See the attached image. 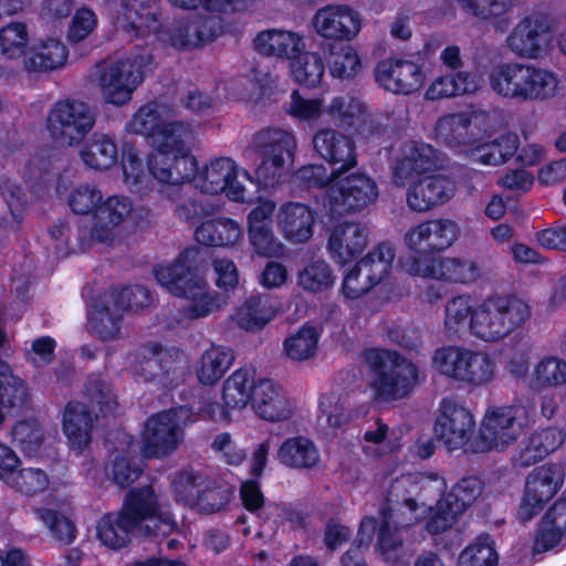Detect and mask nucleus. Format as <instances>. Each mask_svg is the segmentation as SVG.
<instances>
[{"mask_svg": "<svg viewBox=\"0 0 566 566\" xmlns=\"http://www.w3.org/2000/svg\"><path fill=\"white\" fill-rule=\"evenodd\" d=\"M87 321L92 333L106 342L116 338L119 334L123 316L114 313L107 305H101L88 313Z\"/></svg>", "mask_w": 566, "mask_h": 566, "instance_id": "nucleus-60", "label": "nucleus"}, {"mask_svg": "<svg viewBox=\"0 0 566 566\" xmlns=\"http://www.w3.org/2000/svg\"><path fill=\"white\" fill-rule=\"evenodd\" d=\"M434 433L449 451L464 449L471 452L470 446L475 438L473 415L454 400L443 398L434 422Z\"/></svg>", "mask_w": 566, "mask_h": 566, "instance_id": "nucleus-12", "label": "nucleus"}, {"mask_svg": "<svg viewBox=\"0 0 566 566\" xmlns=\"http://www.w3.org/2000/svg\"><path fill=\"white\" fill-rule=\"evenodd\" d=\"M515 409L512 406L494 407L486 411L478 434L470 446L471 452L503 451L516 441L520 430L515 424Z\"/></svg>", "mask_w": 566, "mask_h": 566, "instance_id": "nucleus-15", "label": "nucleus"}, {"mask_svg": "<svg viewBox=\"0 0 566 566\" xmlns=\"http://www.w3.org/2000/svg\"><path fill=\"white\" fill-rule=\"evenodd\" d=\"M395 256L394 247L388 242H380L357 262L363 270L364 277L371 282L365 289H373L387 277L391 271Z\"/></svg>", "mask_w": 566, "mask_h": 566, "instance_id": "nucleus-49", "label": "nucleus"}, {"mask_svg": "<svg viewBox=\"0 0 566 566\" xmlns=\"http://www.w3.org/2000/svg\"><path fill=\"white\" fill-rule=\"evenodd\" d=\"M132 200L125 196H111L102 200L93 217L92 239L101 243L113 241V228L125 220L132 212Z\"/></svg>", "mask_w": 566, "mask_h": 566, "instance_id": "nucleus-29", "label": "nucleus"}, {"mask_svg": "<svg viewBox=\"0 0 566 566\" xmlns=\"http://www.w3.org/2000/svg\"><path fill=\"white\" fill-rule=\"evenodd\" d=\"M235 166L234 160L231 158L219 157L205 166L202 171H199V164L197 163L193 178H190L185 184L193 182L203 193H222V190L227 189L229 177L233 174Z\"/></svg>", "mask_w": 566, "mask_h": 566, "instance_id": "nucleus-39", "label": "nucleus"}, {"mask_svg": "<svg viewBox=\"0 0 566 566\" xmlns=\"http://www.w3.org/2000/svg\"><path fill=\"white\" fill-rule=\"evenodd\" d=\"M367 247V230L358 222H342L334 226L327 241L332 260L345 265L360 255Z\"/></svg>", "mask_w": 566, "mask_h": 566, "instance_id": "nucleus-23", "label": "nucleus"}, {"mask_svg": "<svg viewBox=\"0 0 566 566\" xmlns=\"http://www.w3.org/2000/svg\"><path fill=\"white\" fill-rule=\"evenodd\" d=\"M547 23L541 18L526 17L509 34L506 42L512 52L522 57H538L543 52Z\"/></svg>", "mask_w": 566, "mask_h": 566, "instance_id": "nucleus-30", "label": "nucleus"}, {"mask_svg": "<svg viewBox=\"0 0 566 566\" xmlns=\"http://www.w3.org/2000/svg\"><path fill=\"white\" fill-rule=\"evenodd\" d=\"M364 357L371 374L370 388L376 401L400 400L416 387L419 368L398 350L370 348Z\"/></svg>", "mask_w": 566, "mask_h": 566, "instance_id": "nucleus-2", "label": "nucleus"}, {"mask_svg": "<svg viewBox=\"0 0 566 566\" xmlns=\"http://www.w3.org/2000/svg\"><path fill=\"white\" fill-rule=\"evenodd\" d=\"M340 174L322 196L324 210L331 219L361 211L378 197V186L367 175L353 172L342 177Z\"/></svg>", "mask_w": 566, "mask_h": 566, "instance_id": "nucleus-9", "label": "nucleus"}, {"mask_svg": "<svg viewBox=\"0 0 566 566\" xmlns=\"http://www.w3.org/2000/svg\"><path fill=\"white\" fill-rule=\"evenodd\" d=\"M136 530L138 528L118 510L101 516L96 524V537L107 548L119 551L130 544Z\"/></svg>", "mask_w": 566, "mask_h": 566, "instance_id": "nucleus-34", "label": "nucleus"}, {"mask_svg": "<svg viewBox=\"0 0 566 566\" xmlns=\"http://www.w3.org/2000/svg\"><path fill=\"white\" fill-rule=\"evenodd\" d=\"M313 27L323 39L321 43H347L359 33L361 18L347 4H328L316 11Z\"/></svg>", "mask_w": 566, "mask_h": 566, "instance_id": "nucleus-16", "label": "nucleus"}, {"mask_svg": "<svg viewBox=\"0 0 566 566\" xmlns=\"http://www.w3.org/2000/svg\"><path fill=\"white\" fill-rule=\"evenodd\" d=\"M36 517L49 528L51 536L62 545H71L77 536L73 521L57 510L40 507L35 510Z\"/></svg>", "mask_w": 566, "mask_h": 566, "instance_id": "nucleus-58", "label": "nucleus"}, {"mask_svg": "<svg viewBox=\"0 0 566 566\" xmlns=\"http://www.w3.org/2000/svg\"><path fill=\"white\" fill-rule=\"evenodd\" d=\"M154 56L145 48L135 46L125 59L116 60L105 66L99 75V83L107 103L124 105L134 91L144 82L151 71Z\"/></svg>", "mask_w": 566, "mask_h": 566, "instance_id": "nucleus-8", "label": "nucleus"}, {"mask_svg": "<svg viewBox=\"0 0 566 566\" xmlns=\"http://www.w3.org/2000/svg\"><path fill=\"white\" fill-rule=\"evenodd\" d=\"M319 48L332 77L340 81H352L358 76L363 63L352 44L348 42L321 43Z\"/></svg>", "mask_w": 566, "mask_h": 566, "instance_id": "nucleus-33", "label": "nucleus"}, {"mask_svg": "<svg viewBox=\"0 0 566 566\" xmlns=\"http://www.w3.org/2000/svg\"><path fill=\"white\" fill-rule=\"evenodd\" d=\"M409 486L416 492V497H403L401 503L410 513H416L419 509V502L428 510H432V502L443 501L447 483L443 476L438 473H426L417 476L409 483Z\"/></svg>", "mask_w": 566, "mask_h": 566, "instance_id": "nucleus-43", "label": "nucleus"}, {"mask_svg": "<svg viewBox=\"0 0 566 566\" xmlns=\"http://www.w3.org/2000/svg\"><path fill=\"white\" fill-rule=\"evenodd\" d=\"M460 229L455 221L447 218L428 219L405 234V242L413 255L400 256L401 259H428L439 258L440 252L450 248L459 235Z\"/></svg>", "mask_w": 566, "mask_h": 566, "instance_id": "nucleus-11", "label": "nucleus"}, {"mask_svg": "<svg viewBox=\"0 0 566 566\" xmlns=\"http://www.w3.org/2000/svg\"><path fill=\"white\" fill-rule=\"evenodd\" d=\"M472 120L467 113H450L441 116L434 127L437 137L449 148L470 146L474 139L470 134Z\"/></svg>", "mask_w": 566, "mask_h": 566, "instance_id": "nucleus-47", "label": "nucleus"}, {"mask_svg": "<svg viewBox=\"0 0 566 566\" xmlns=\"http://www.w3.org/2000/svg\"><path fill=\"white\" fill-rule=\"evenodd\" d=\"M80 157L88 168L107 170L118 163V147L111 136L94 133L80 150Z\"/></svg>", "mask_w": 566, "mask_h": 566, "instance_id": "nucleus-42", "label": "nucleus"}, {"mask_svg": "<svg viewBox=\"0 0 566 566\" xmlns=\"http://www.w3.org/2000/svg\"><path fill=\"white\" fill-rule=\"evenodd\" d=\"M219 23L211 17H196L191 20H177L172 29L168 30L170 44L179 50L201 48L219 35Z\"/></svg>", "mask_w": 566, "mask_h": 566, "instance_id": "nucleus-24", "label": "nucleus"}, {"mask_svg": "<svg viewBox=\"0 0 566 566\" xmlns=\"http://www.w3.org/2000/svg\"><path fill=\"white\" fill-rule=\"evenodd\" d=\"M205 479L196 472H178L171 481V490L176 502L195 509Z\"/></svg>", "mask_w": 566, "mask_h": 566, "instance_id": "nucleus-63", "label": "nucleus"}, {"mask_svg": "<svg viewBox=\"0 0 566 566\" xmlns=\"http://www.w3.org/2000/svg\"><path fill=\"white\" fill-rule=\"evenodd\" d=\"M432 364L440 375L471 388L486 386L496 375V364L486 352L461 346L437 348Z\"/></svg>", "mask_w": 566, "mask_h": 566, "instance_id": "nucleus-7", "label": "nucleus"}, {"mask_svg": "<svg viewBox=\"0 0 566 566\" xmlns=\"http://www.w3.org/2000/svg\"><path fill=\"white\" fill-rule=\"evenodd\" d=\"M494 93L517 102L544 101L556 94L558 80L554 72L523 63H503L489 74Z\"/></svg>", "mask_w": 566, "mask_h": 566, "instance_id": "nucleus-3", "label": "nucleus"}, {"mask_svg": "<svg viewBox=\"0 0 566 566\" xmlns=\"http://www.w3.org/2000/svg\"><path fill=\"white\" fill-rule=\"evenodd\" d=\"M254 375V370L242 367L224 380L222 401L227 409H242L249 405L258 382Z\"/></svg>", "mask_w": 566, "mask_h": 566, "instance_id": "nucleus-44", "label": "nucleus"}, {"mask_svg": "<svg viewBox=\"0 0 566 566\" xmlns=\"http://www.w3.org/2000/svg\"><path fill=\"white\" fill-rule=\"evenodd\" d=\"M530 316V305L515 294L489 295L475 306L474 336L483 342H500L523 327Z\"/></svg>", "mask_w": 566, "mask_h": 566, "instance_id": "nucleus-5", "label": "nucleus"}, {"mask_svg": "<svg viewBox=\"0 0 566 566\" xmlns=\"http://www.w3.org/2000/svg\"><path fill=\"white\" fill-rule=\"evenodd\" d=\"M319 458L317 447L305 436L285 439L277 450L279 461L292 469H312L317 465Z\"/></svg>", "mask_w": 566, "mask_h": 566, "instance_id": "nucleus-38", "label": "nucleus"}, {"mask_svg": "<svg viewBox=\"0 0 566 566\" xmlns=\"http://www.w3.org/2000/svg\"><path fill=\"white\" fill-rule=\"evenodd\" d=\"M319 337L321 334L315 326L304 324L284 340V352L295 361L310 359L316 353Z\"/></svg>", "mask_w": 566, "mask_h": 566, "instance_id": "nucleus-55", "label": "nucleus"}, {"mask_svg": "<svg viewBox=\"0 0 566 566\" xmlns=\"http://www.w3.org/2000/svg\"><path fill=\"white\" fill-rule=\"evenodd\" d=\"M249 403L255 415L270 422L286 420L292 415L290 400L282 387L269 378L258 380Z\"/></svg>", "mask_w": 566, "mask_h": 566, "instance_id": "nucleus-26", "label": "nucleus"}, {"mask_svg": "<svg viewBox=\"0 0 566 566\" xmlns=\"http://www.w3.org/2000/svg\"><path fill=\"white\" fill-rule=\"evenodd\" d=\"M254 154L260 160L254 170L258 185L276 188L284 182L294 165L297 142L293 133L274 127L262 128L253 136Z\"/></svg>", "mask_w": 566, "mask_h": 566, "instance_id": "nucleus-6", "label": "nucleus"}, {"mask_svg": "<svg viewBox=\"0 0 566 566\" xmlns=\"http://www.w3.org/2000/svg\"><path fill=\"white\" fill-rule=\"evenodd\" d=\"M95 418L81 401L71 400L65 405L62 429L72 447L84 450L90 444Z\"/></svg>", "mask_w": 566, "mask_h": 566, "instance_id": "nucleus-32", "label": "nucleus"}, {"mask_svg": "<svg viewBox=\"0 0 566 566\" xmlns=\"http://www.w3.org/2000/svg\"><path fill=\"white\" fill-rule=\"evenodd\" d=\"M198 248H185L168 265L154 269L156 281L170 294L191 300L190 312L195 317H203L212 310V300L207 283L198 271Z\"/></svg>", "mask_w": 566, "mask_h": 566, "instance_id": "nucleus-4", "label": "nucleus"}, {"mask_svg": "<svg viewBox=\"0 0 566 566\" xmlns=\"http://www.w3.org/2000/svg\"><path fill=\"white\" fill-rule=\"evenodd\" d=\"M95 115L88 105L78 101H59L48 116L46 127L51 137L62 145H77L91 132Z\"/></svg>", "mask_w": 566, "mask_h": 566, "instance_id": "nucleus-10", "label": "nucleus"}, {"mask_svg": "<svg viewBox=\"0 0 566 566\" xmlns=\"http://www.w3.org/2000/svg\"><path fill=\"white\" fill-rule=\"evenodd\" d=\"M484 483L479 476L470 475L460 479L446 495L454 507L455 513H464L481 495Z\"/></svg>", "mask_w": 566, "mask_h": 566, "instance_id": "nucleus-61", "label": "nucleus"}, {"mask_svg": "<svg viewBox=\"0 0 566 566\" xmlns=\"http://www.w3.org/2000/svg\"><path fill=\"white\" fill-rule=\"evenodd\" d=\"M66 59L65 45L57 39L49 38L28 49L24 63L29 71L45 72L62 66Z\"/></svg>", "mask_w": 566, "mask_h": 566, "instance_id": "nucleus-45", "label": "nucleus"}, {"mask_svg": "<svg viewBox=\"0 0 566 566\" xmlns=\"http://www.w3.org/2000/svg\"><path fill=\"white\" fill-rule=\"evenodd\" d=\"M380 521L376 530L377 541L375 545L376 552L381 559L391 566H402L403 562L400 552L403 547V541L396 526H391L392 511L390 507H382L380 511Z\"/></svg>", "mask_w": 566, "mask_h": 566, "instance_id": "nucleus-41", "label": "nucleus"}, {"mask_svg": "<svg viewBox=\"0 0 566 566\" xmlns=\"http://www.w3.org/2000/svg\"><path fill=\"white\" fill-rule=\"evenodd\" d=\"M234 361V353L230 347L211 345L206 349L196 367L198 381L205 386L217 384Z\"/></svg>", "mask_w": 566, "mask_h": 566, "instance_id": "nucleus-40", "label": "nucleus"}, {"mask_svg": "<svg viewBox=\"0 0 566 566\" xmlns=\"http://www.w3.org/2000/svg\"><path fill=\"white\" fill-rule=\"evenodd\" d=\"M377 526L378 518L375 516H365L360 521L356 539L340 557L343 566H368L365 553L374 539Z\"/></svg>", "mask_w": 566, "mask_h": 566, "instance_id": "nucleus-54", "label": "nucleus"}, {"mask_svg": "<svg viewBox=\"0 0 566 566\" xmlns=\"http://www.w3.org/2000/svg\"><path fill=\"white\" fill-rule=\"evenodd\" d=\"M165 119L159 111L156 101H150L142 105L127 123V130L132 134L145 136L146 142L150 140V134H155L156 129Z\"/></svg>", "mask_w": 566, "mask_h": 566, "instance_id": "nucleus-62", "label": "nucleus"}, {"mask_svg": "<svg viewBox=\"0 0 566 566\" xmlns=\"http://www.w3.org/2000/svg\"><path fill=\"white\" fill-rule=\"evenodd\" d=\"M182 438L177 412L165 410L150 416L143 431V452L146 458H161L174 452Z\"/></svg>", "mask_w": 566, "mask_h": 566, "instance_id": "nucleus-18", "label": "nucleus"}, {"mask_svg": "<svg viewBox=\"0 0 566 566\" xmlns=\"http://www.w3.org/2000/svg\"><path fill=\"white\" fill-rule=\"evenodd\" d=\"M275 205L265 200L256 205L248 214V235L256 254L275 256L282 250V244L273 233V212Z\"/></svg>", "mask_w": 566, "mask_h": 566, "instance_id": "nucleus-22", "label": "nucleus"}, {"mask_svg": "<svg viewBox=\"0 0 566 566\" xmlns=\"http://www.w3.org/2000/svg\"><path fill=\"white\" fill-rule=\"evenodd\" d=\"M28 399L29 392L23 380L15 377L11 366L0 357V426L7 413H19Z\"/></svg>", "mask_w": 566, "mask_h": 566, "instance_id": "nucleus-36", "label": "nucleus"}, {"mask_svg": "<svg viewBox=\"0 0 566 566\" xmlns=\"http://www.w3.org/2000/svg\"><path fill=\"white\" fill-rule=\"evenodd\" d=\"M240 224L231 218H212L202 221L195 230V239L206 247L233 245L241 237Z\"/></svg>", "mask_w": 566, "mask_h": 566, "instance_id": "nucleus-37", "label": "nucleus"}, {"mask_svg": "<svg viewBox=\"0 0 566 566\" xmlns=\"http://www.w3.org/2000/svg\"><path fill=\"white\" fill-rule=\"evenodd\" d=\"M564 470L560 464L547 463L535 468L526 478L524 495L518 509L521 521H531L560 490Z\"/></svg>", "mask_w": 566, "mask_h": 566, "instance_id": "nucleus-13", "label": "nucleus"}, {"mask_svg": "<svg viewBox=\"0 0 566 566\" xmlns=\"http://www.w3.org/2000/svg\"><path fill=\"white\" fill-rule=\"evenodd\" d=\"M276 314L264 295H251L238 312V324L245 331L262 329Z\"/></svg>", "mask_w": 566, "mask_h": 566, "instance_id": "nucleus-50", "label": "nucleus"}, {"mask_svg": "<svg viewBox=\"0 0 566 566\" xmlns=\"http://www.w3.org/2000/svg\"><path fill=\"white\" fill-rule=\"evenodd\" d=\"M255 50L265 56L297 57L305 49L303 38L293 31L270 29L261 31L253 40Z\"/></svg>", "mask_w": 566, "mask_h": 566, "instance_id": "nucleus-31", "label": "nucleus"}, {"mask_svg": "<svg viewBox=\"0 0 566 566\" xmlns=\"http://www.w3.org/2000/svg\"><path fill=\"white\" fill-rule=\"evenodd\" d=\"M454 181L441 174L428 175L411 182L406 192V202L413 212H427L447 203L454 195Z\"/></svg>", "mask_w": 566, "mask_h": 566, "instance_id": "nucleus-20", "label": "nucleus"}, {"mask_svg": "<svg viewBox=\"0 0 566 566\" xmlns=\"http://www.w3.org/2000/svg\"><path fill=\"white\" fill-rule=\"evenodd\" d=\"M120 165L124 175L125 184L132 191H139L143 188L144 181L151 174L147 165H144L143 159L134 145L124 143L122 146Z\"/></svg>", "mask_w": 566, "mask_h": 566, "instance_id": "nucleus-59", "label": "nucleus"}, {"mask_svg": "<svg viewBox=\"0 0 566 566\" xmlns=\"http://www.w3.org/2000/svg\"><path fill=\"white\" fill-rule=\"evenodd\" d=\"M475 306L472 305V297L468 294H460L450 298L444 307V328L450 337H460L467 331L474 336L473 316Z\"/></svg>", "mask_w": 566, "mask_h": 566, "instance_id": "nucleus-46", "label": "nucleus"}, {"mask_svg": "<svg viewBox=\"0 0 566 566\" xmlns=\"http://www.w3.org/2000/svg\"><path fill=\"white\" fill-rule=\"evenodd\" d=\"M520 138L514 133L502 134L492 142L483 143L472 149V160L482 165L497 166L509 161L518 150Z\"/></svg>", "mask_w": 566, "mask_h": 566, "instance_id": "nucleus-48", "label": "nucleus"}, {"mask_svg": "<svg viewBox=\"0 0 566 566\" xmlns=\"http://www.w3.org/2000/svg\"><path fill=\"white\" fill-rule=\"evenodd\" d=\"M196 138V126L189 120H164L150 134L148 145L153 153L147 157L151 177L160 184L184 185L193 178L197 158L191 151Z\"/></svg>", "mask_w": 566, "mask_h": 566, "instance_id": "nucleus-1", "label": "nucleus"}, {"mask_svg": "<svg viewBox=\"0 0 566 566\" xmlns=\"http://www.w3.org/2000/svg\"><path fill=\"white\" fill-rule=\"evenodd\" d=\"M374 73L381 88L398 95H410L419 91L426 81L422 65L401 57L380 60Z\"/></svg>", "mask_w": 566, "mask_h": 566, "instance_id": "nucleus-17", "label": "nucleus"}, {"mask_svg": "<svg viewBox=\"0 0 566 566\" xmlns=\"http://www.w3.org/2000/svg\"><path fill=\"white\" fill-rule=\"evenodd\" d=\"M290 69L296 83L305 87H316L323 80L325 63L318 53L303 51L290 62Z\"/></svg>", "mask_w": 566, "mask_h": 566, "instance_id": "nucleus-52", "label": "nucleus"}, {"mask_svg": "<svg viewBox=\"0 0 566 566\" xmlns=\"http://www.w3.org/2000/svg\"><path fill=\"white\" fill-rule=\"evenodd\" d=\"M499 555L494 541L484 533L475 542L467 546L459 556V566H497Z\"/></svg>", "mask_w": 566, "mask_h": 566, "instance_id": "nucleus-57", "label": "nucleus"}, {"mask_svg": "<svg viewBox=\"0 0 566 566\" xmlns=\"http://www.w3.org/2000/svg\"><path fill=\"white\" fill-rule=\"evenodd\" d=\"M440 151L421 140L403 143L394 166V180L403 186L410 179L441 168Z\"/></svg>", "mask_w": 566, "mask_h": 566, "instance_id": "nucleus-19", "label": "nucleus"}, {"mask_svg": "<svg viewBox=\"0 0 566 566\" xmlns=\"http://www.w3.org/2000/svg\"><path fill=\"white\" fill-rule=\"evenodd\" d=\"M365 113L364 104L356 97L336 96L327 106V114L336 126L344 129L356 128Z\"/></svg>", "mask_w": 566, "mask_h": 566, "instance_id": "nucleus-56", "label": "nucleus"}, {"mask_svg": "<svg viewBox=\"0 0 566 566\" xmlns=\"http://www.w3.org/2000/svg\"><path fill=\"white\" fill-rule=\"evenodd\" d=\"M317 212L305 203L285 202L280 207L277 224L284 238L293 243H305L314 233Z\"/></svg>", "mask_w": 566, "mask_h": 566, "instance_id": "nucleus-27", "label": "nucleus"}, {"mask_svg": "<svg viewBox=\"0 0 566 566\" xmlns=\"http://www.w3.org/2000/svg\"><path fill=\"white\" fill-rule=\"evenodd\" d=\"M185 364V355L180 349L175 347L164 349L161 344L153 343L150 356L140 361L136 374L147 381L156 378L171 381L179 376Z\"/></svg>", "mask_w": 566, "mask_h": 566, "instance_id": "nucleus-28", "label": "nucleus"}, {"mask_svg": "<svg viewBox=\"0 0 566 566\" xmlns=\"http://www.w3.org/2000/svg\"><path fill=\"white\" fill-rule=\"evenodd\" d=\"M29 33L24 22H11L0 29V48L8 59H17L28 53Z\"/></svg>", "mask_w": 566, "mask_h": 566, "instance_id": "nucleus-64", "label": "nucleus"}, {"mask_svg": "<svg viewBox=\"0 0 566 566\" xmlns=\"http://www.w3.org/2000/svg\"><path fill=\"white\" fill-rule=\"evenodd\" d=\"M316 154L334 167L335 172H345L357 165L354 139L332 128L317 130L312 139Z\"/></svg>", "mask_w": 566, "mask_h": 566, "instance_id": "nucleus-21", "label": "nucleus"}, {"mask_svg": "<svg viewBox=\"0 0 566 566\" xmlns=\"http://www.w3.org/2000/svg\"><path fill=\"white\" fill-rule=\"evenodd\" d=\"M297 285L305 292L317 294L328 291L335 283V275L324 260H312L296 275Z\"/></svg>", "mask_w": 566, "mask_h": 566, "instance_id": "nucleus-51", "label": "nucleus"}, {"mask_svg": "<svg viewBox=\"0 0 566 566\" xmlns=\"http://www.w3.org/2000/svg\"><path fill=\"white\" fill-rule=\"evenodd\" d=\"M85 394L93 406L106 417L114 413L118 403L111 381L101 373H92L85 381Z\"/></svg>", "mask_w": 566, "mask_h": 566, "instance_id": "nucleus-53", "label": "nucleus"}, {"mask_svg": "<svg viewBox=\"0 0 566 566\" xmlns=\"http://www.w3.org/2000/svg\"><path fill=\"white\" fill-rule=\"evenodd\" d=\"M160 14L159 0H125L123 6L124 19L142 35L164 32Z\"/></svg>", "mask_w": 566, "mask_h": 566, "instance_id": "nucleus-35", "label": "nucleus"}, {"mask_svg": "<svg viewBox=\"0 0 566 566\" xmlns=\"http://www.w3.org/2000/svg\"><path fill=\"white\" fill-rule=\"evenodd\" d=\"M400 268L412 276L460 284L475 282L481 275L474 261L461 258L401 259Z\"/></svg>", "mask_w": 566, "mask_h": 566, "instance_id": "nucleus-14", "label": "nucleus"}, {"mask_svg": "<svg viewBox=\"0 0 566 566\" xmlns=\"http://www.w3.org/2000/svg\"><path fill=\"white\" fill-rule=\"evenodd\" d=\"M119 510L137 528L146 521L158 520L165 523L170 521V517L161 512L159 497L149 484L130 488Z\"/></svg>", "mask_w": 566, "mask_h": 566, "instance_id": "nucleus-25", "label": "nucleus"}]
</instances>
